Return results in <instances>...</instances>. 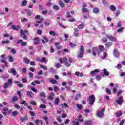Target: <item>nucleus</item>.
I'll list each match as a JSON object with an SVG mask.
<instances>
[{"label":"nucleus","instance_id":"f257e3e1","mask_svg":"<svg viewBox=\"0 0 125 125\" xmlns=\"http://www.w3.org/2000/svg\"><path fill=\"white\" fill-rule=\"evenodd\" d=\"M88 101L90 106H93V104H94V102H95V96L94 95H91L90 96L88 99Z\"/></svg>","mask_w":125,"mask_h":125},{"label":"nucleus","instance_id":"f03ea898","mask_svg":"<svg viewBox=\"0 0 125 125\" xmlns=\"http://www.w3.org/2000/svg\"><path fill=\"white\" fill-rule=\"evenodd\" d=\"M92 52L94 56H96L97 54V55H99V54L100 53V51L99 50L98 48L93 47L92 49Z\"/></svg>","mask_w":125,"mask_h":125},{"label":"nucleus","instance_id":"7ed1b4c3","mask_svg":"<svg viewBox=\"0 0 125 125\" xmlns=\"http://www.w3.org/2000/svg\"><path fill=\"white\" fill-rule=\"evenodd\" d=\"M107 39H109L111 42H117V38L110 34H106Z\"/></svg>","mask_w":125,"mask_h":125},{"label":"nucleus","instance_id":"20e7f679","mask_svg":"<svg viewBox=\"0 0 125 125\" xmlns=\"http://www.w3.org/2000/svg\"><path fill=\"white\" fill-rule=\"evenodd\" d=\"M84 54V48L83 46H82L80 48V52L78 55V57L79 58H83V55Z\"/></svg>","mask_w":125,"mask_h":125},{"label":"nucleus","instance_id":"39448f33","mask_svg":"<svg viewBox=\"0 0 125 125\" xmlns=\"http://www.w3.org/2000/svg\"><path fill=\"white\" fill-rule=\"evenodd\" d=\"M27 33H28V31L25 30L24 31V30L21 29L20 33L21 36H22V37L24 40H28V38H27V35H26Z\"/></svg>","mask_w":125,"mask_h":125},{"label":"nucleus","instance_id":"423d86ee","mask_svg":"<svg viewBox=\"0 0 125 125\" xmlns=\"http://www.w3.org/2000/svg\"><path fill=\"white\" fill-rule=\"evenodd\" d=\"M105 108H103L102 109L101 111H97V117H103L104 114V112H105Z\"/></svg>","mask_w":125,"mask_h":125},{"label":"nucleus","instance_id":"0eeeda50","mask_svg":"<svg viewBox=\"0 0 125 125\" xmlns=\"http://www.w3.org/2000/svg\"><path fill=\"white\" fill-rule=\"evenodd\" d=\"M113 54L116 58H119L120 57V52L117 49H114Z\"/></svg>","mask_w":125,"mask_h":125},{"label":"nucleus","instance_id":"6e6552de","mask_svg":"<svg viewBox=\"0 0 125 125\" xmlns=\"http://www.w3.org/2000/svg\"><path fill=\"white\" fill-rule=\"evenodd\" d=\"M8 72L9 73V74H12L13 76L17 75V71H16L15 68H12L10 69H9Z\"/></svg>","mask_w":125,"mask_h":125},{"label":"nucleus","instance_id":"1a4fd4ad","mask_svg":"<svg viewBox=\"0 0 125 125\" xmlns=\"http://www.w3.org/2000/svg\"><path fill=\"white\" fill-rule=\"evenodd\" d=\"M116 102L117 103V104H118V105L122 106V104H123V97H118V99L116 101Z\"/></svg>","mask_w":125,"mask_h":125},{"label":"nucleus","instance_id":"9d476101","mask_svg":"<svg viewBox=\"0 0 125 125\" xmlns=\"http://www.w3.org/2000/svg\"><path fill=\"white\" fill-rule=\"evenodd\" d=\"M63 62H64L65 65H66L67 67H70V64L68 62V59H67L66 58H63Z\"/></svg>","mask_w":125,"mask_h":125},{"label":"nucleus","instance_id":"9b49d317","mask_svg":"<svg viewBox=\"0 0 125 125\" xmlns=\"http://www.w3.org/2000/svg\"><path fill=\"white\" fill-rule=\"evenodd\" d=\"M39 41H40V39H39V38L38 37L34 38V43L35 45H38L40 44V42H39Z\"/></svg>","mask_w":125,"mask_h":125},{"label":"nucleus","instance_id":"f8f14e48","mask_svg":"<svg viewBox=\"0 0 125 125\" xmlns=\"http://www.w3.org/2000/svg\"><path fill=\"white\" fill-rule=\"evenodd\" d=\"M26 93L27 96H29L30 98H33L34 97V95L33 94V92H32V91H27Z\"/></svg>","mask_w":125,"mask_h":125},{"label":"nucleus","instance_id":"ddd939ff","mask_svg":"<svg viewBox=\"0 0 125 125\" xmlns=\"http://www.w3.org/2000/svg\"><path fill=\"white\" fill-rule=\"evenodd\" d=\"M23 62L25 64H27V65H28V64H30V60H29L28 58H24Z\"/></svg>","mask_w":125,"mask_h":125},{"label":"nucleus","instance_id":"4468645a","mask_svg":"<svg viewBox=\"0 0 125 125\" xmlns=\"http://www.w3.org/2000/svg\"><path fill=\"white\" fill-rule=\"evenodd\" d=\"M96 73H99V69H95L94 71H92L90 72V75L93 76L96 74Z\"/></svg>","mask_w":125,"mask_h":125},{"label":"nucleus","instance_id":"2eb2a0df","mask_svg":"<svg viewBox=\"0 0 125 125\" xmlns=\"http://www.w3.org/2000/svg\"><path fill=\"white\" fill-rule=\"evenodd\" d=\"M50 82L52 84H57V83H58L57 81L55 80V79H50Z\"/></svg>","mask_w":125,"mask_h":125},{"label":"nucleus","instance_id":"dca6fc26","mask_svg":"<svg viewBox=\"0 0 125 125\" xmlns=\"http://www.w3.org/2000/svg\"><path fill=\"white\" fill-rule=\"evenodd\" d=\"M59 5H60V6L61 7H62V8L65 7V4H64V3L63 2H62V1L61 0H60L59 1Z\"/></svg>","mask_w":125,"mask_h":125},{"label":"nucleus","instance_id":"f3484780","mask_svg":"<svg viewBox=\"0 0 125 125\" xmlns=\"http://www.w3.org/2000/svg\"><path fill=\"white\" fill-rule=\"evenodd\" d=\"M27 120H28V117L27 116H24V117H21L20 118V121L22 123H23V122H25V121H27Z\"/></svg>","mask_w":125,"mask_h":125},{"label":"nucleus","instance_id":"a211bd4d","mask_svg":"<svg viewBox=\"0 0 125 125\" xmlns=\"http://www.w3.org/2000/svg\"><path fill=\"white\" fill-rule=\"evenodd\" d=\"M12 29L15 31H18L19 29H20V26L17 25V27L15 25H12Z\"/></svg>","mask_w":125,"mask_h":125},{"label":"nucleus","instance_id":"6ab92c4d","mask_svg":"<svg viewBox=\"0 0 125 125\" xmlns=\"http://www.w3.org/2000/svg\"><path fill=\"white\" fill-rule=\"evenodd\" d=\"M81 98V94H76L74 97L75 100H78Z\"/></svg>","mask_w":125,"mask_h":125},{"label":"nucleus","instance_id":"aec40b11","mask_svg":"<svg viewBox=\"0 0 125 125\" xmlns=\"http://www.w3.org/2000/svg\"><path fill=\"white\" fill-rule=\"evenodd\" d=\"M104 74L105 75V76H109L110 73L109 72L107 71V69H104L103 70Z\"/></svg>","mask_w":125,"mask_h":125},{"label":"nucleus","instance_id":"412c9836","mask_svg":"<svg viewBox=\"0 0 125 125\" xmlns=\"http://www.w3.org/2000/svg\"><path fill=\"white\" fill-rule=\"evenodd\" d=\"M84 26H85L84 23H82L79 25L77 27L78 29H83L84 28Z\"/></svg>","mask_w":125,"mask_h":125},{"label":"nucleus","instance_id":"4be33fe9","mask_svg":"<svg viewBox=\"0 0 125 125\" xmlns=\"http://www.w3.org/2000/svg\"><path fill=\"white\" fill-rule=\"evenodd\" d=\"M99 51H101V52H103L105 50V47L103 45H100L99 46Z\"/></svg>","mask_w":125,"mask_h":125},{"label":"nucleus","instance_id":"5701e85b","mask_svg":"<svg viewBox=\"0 0 125 125\" xmlns=\"http://www.w3.org/2000/svg\"><path fill=\"white\" fill-rule=\"evenodd\" d=\"M93 12L96 14L99 13V9L98 8H94L93 10Z\"/></svg>","mask_w":125,"mask_h":125},{"label":"nucleus","instance_id":"b1692460","mask_svg":"<svg viewBox=\"0 0 125 125\" xmlns=\"http://www.w3.org/2000/svg\"><path fill=\"white\" fill-rule=\"evenodd\" d=\"M49 35L51 36H53V37H55V36H57V34L55 33V32L54 31H50L49 32Z\"/></svg>","mask_w":125,"mask_h":125},{"label":"nucleus","instance_id":"393cba45","mask_svg":"<svg viewBox=\"0 0 125 125\" xmlns=\"http://www.w3.org/2000/svg\"><path fill=\"white\" fill-rule=\"evenodd\" d=\"M25 12L29 16L32 15V12H31V10H30V9H27L25 10Z\"/></svg>","mask_w":125,"mask_h":125},{"label":"nucleus","instance_id":"a878e982","mask_svg":"<svg viewBox=\"0 0 125 125\" xmlns=\"http://www.w3.org/2000/svg\"><path fill=\"white\" fill-rule=\"evenodd\" d=\"M113 45V42H108L105 44V46L106 47H110V46H112Z\"/></svg>","mask_w":125,"mask_h":125},{"label":"nucleus","instance_id":"bb28decb","mask_svg":"<svg viewBox=\"0 0 125 125\" xmlns=\"http://www.w3.org/2000/svg\"><path fill=\"white\" fill-rule=\"evenodd\" d=\"M40 96L42 97H43L44 98H45L46 97V96H45V92H41L40 93Z\"/></svg>","mask_w":125,"mask_h":125},{"label":"nucleus","instance_id":"cd10ccee","mask_svg":"<svg viewBox=\"0 0 125 125\" xmlns=\"http://www.w3.org/2000/svg\"><path fill=\"white\" fill-rule=\"evenodd\" d=\"M81 10L83 11V12H89V10H88V9H87L86 8H82Z\"/></svg>","mask_w":125,"mask_h":125},{"label":"nucleus","instance_id":"c85d7f7f","mask_svg":"<svg viewBox=\"0 0 125 125\" xmlns=\"http://www.w3.org/2000/svg\"><path fill=\"white\" fill-rule=\"evenodd\" d=\"M85 125H91L92 121L91 120H88L87 121H85Z\"/></svg>","mask_w":125,"mask_h":125},{"label":"nucleus","instance_id":"c756f323","mask_svg":"<svg viewBox=\"0 0 125 125\" xmlns=\"http://www.w3.org/2000/svg\"><path fill=\"white\" fill-rule=\"evenodd\" d=\"M45 42H48V39H47V38H46V37H44V39L42 40V43H43L44 44V43H45Z\"/></svg>","mask_w":125,"mask_h":125},{"label":"nucleus","instance_id":"7c9ffc66","mask_svg":"<svg viewBox=\"0 0 125 125\" xmlns=\"http://www.w3.org/2000/svg\"><path fill=\"white\" fill-rule=\"evenodd\" d=\"M110 10H112V11H115L116 7L113 5H111L110 6Z\"/></svg>","mask_w":125,"mask_h":125},{"label":"nucleus","instance_id":"2f4dec72","mask_svg":"<svg viewBox=\"0 0 125 125\" xmlns=\"http://www.w3.org/2000/svg\"><path fill=\"white\" fill-rule=\"evenodd\" d=\"M53 9H54V10H59V6L56 5H54L53 6Z\"/></svg>","mask_w":125,"mask_h":125},{"label":"nucleus","instance_id":"473e14b6","mask_svg":"<svg viewBox=\"0 0 125 125\" xmlns=\"http://www.w3.org/2000/svg\"><path fill=\"white\" fill-rule=\"evenodd\" d=\"M55 105H58L59 104V98H56L55 100Z\"/></svg>","mask_w":125,"mask_h":125},{"label":"nucleus","instance_id":"72a5a7b5","mask_svg":"<svg viewBox=\"0 0 125 125\" xmlns=\"http://www.w3.org/2000/svg\"><path fill=\"white\" fill-rule=\"evenodd\" d=\"M9 86V85L8 84V83H5L3 85V88L4 89H6L7 88H8Z\"/></svg>","mask_w":125,"mask_h":125},{"label":"nucleus","instance_id":"f704fd0d","mask_svg":"<svg viewBox=\"0 0 125 125\" xmlns=\"http://www.w3.org/2000/svg\"><path fill=\"white\" fill-rule=\"evenodd\" d=\"M9 85H11L13 83V82L12 81V79H9L8 80V83Z\"/></svg>","mask_w":125,"mask_h":125},{"label":"nucleus","instance_id":"c9c22d12","mask_svg":"<svg viewBox=\"0 0 125 125\" xmlns=\"http://www.w3.org/2000/svg\"><path fill=\"white\" fill-rule=\"evenodd\" d=\"M28 3V1L27 0H23L21 3V5L22 6H26Z\"/></svg>","mask_w":125,"mask_h":125},{"label":"nucleus","instance_id":"e433bc0d","mask_svg":"<svg viewBox=\"0 0 125 125\" xmlns=\"http://www.w3.org/2000/svg\"><path fill=\"white\" fill-rule=\"evenodd\" d=\"M8 58H9V62H13V61H14V59H13V57H12V56H9Z\"/></svg>","mask_w":125,"mask_h":125},{"label":"nucleus","instance_id":"4c0bfd02","mask_svg":"<svg viewBox=\"0 0 125 125\" xmlns=\"http://www.w3.org/2000/svg\"><path fill=\"white\" fill-rule=\"evenodd\" d=\"M12 100L13 102H14L15 101H17L18 100V98H17V97L15 96L12 98Z\"/></svg>","mask_w":125,"mask_h":125},{"label":"nucleus","instance_id":"58836bf2","mask_svg":"<svg viewBox=\"0 0 125 125\" xmlns=\"http://www.w3.org/2000/svg\"><path fill=\"white\" fill-rule=\"evenodd\" d=\"M50 72H51V73H53V74H55V73H56V70L54 69V68H50Z\"/></svg>","mask_w":125,"mask_h":125},{"label":"nucleus","instance_id":"ea45409f","mask_svg":"<svg viewBox=\"0 0 125 125\" xmlns=\"http://www.w3.org/2000/svg\"><path fill=\"white\" fill-rule=\"evenodd\" d=\"M62 108H68V104H67V103H64L63 104L61 105Z\"/></svg>","mask_w":125,"mask_h":125},{"label":"nucleus","instance_id":"a19ab883","mask_svg":"<svg viewBox=\"0 0 125 125\" xmlns=\"http://www.w3.org/2000/svg\"><path fill=\"white\" fill-rule=\"evenodd\" d=\"M107 58V53L104 52H103V56L102 57V59H104V58Z\"/></svg>","mask_w":125,"mask_h":125},{"label":"nucleus","instance_id":"79ce46f5","mask_svg":"<svg viewBox=\"0 0 125 125\" xmlns=\"http://www.w3.org/2000/svg\"><path fill=\"white\" fill-rule=\"evenodd\" d=\"M102 41L103 42H104L106 43L107 42H108V39H107V38L104 37L102 39Z\"/></svg>","mask_w":125,"mask_h":125},{"label":"nucleus","instance_id":"37998d69","mask_svg":"<svg viewBox=\"0 0 125 125\" xmlns=\"http://www.w3.org/2000/svg\"><path fill=\"white\" fill-rule=\"evenodd\" d=\"M9 42H10L8 40L7 41H2V44H8V43H9Z\"/></svg>","mask_w":125,"mask_h":125},{"label":"nucleus","instance_id":"c03bdc74","mask_svg":"<svg viewBox=\"0 0 125 125\" xmlns=\"http://www.w3.org/2000/svg\"><path fill=\"white\" fill-rule=\"evenodd\" d=\"M21 21L22 23H25V22H28V19L24 18L21 20Z\"/></svg>","mask_w":125,"mask_h":125},{"label":"nucleus","instance_id":"a18cd8bd","mask_svg":"<svg viewBox=\"0 0 125 125\" xmlns=\"http://www.w3.org/2000/svg\"><path fill=\"white\" fill-rule=\"evenodd\" d=\"M12 116H13V117H15L16 116H17V115H18V112L16 111H14L12 113Z\"/></svg>","mask_w":125,"mask_h":125},{"label":"nucleus","instance_id":"49530a36","mask_svg":"<svg viewBox=\"0 0 125 125\" xmlns=\"http://www.w3.org/2000/svg\"><path fill=\"white\" fill-rule=\"evenodd\" d=\"M21 104V105H24V106H28V103H26V101H23Z\"/></svg>","mask_w":125,"mask_h":125},{"label":"nucleus","instance_id":"de8ad7c7","mask_svg":"<svg viewBox=\"0 0 125 125\" xmlns=\"http://www.w3.org/2000/svg\"><path fill=\"white\" fill-rule=\"evenodd\" d=\"M40 67L42 68V69H43V70H45L46 71L47 70V67L44 66L43 65H42L41 64L39 65Z\"/></svg>","mask_w":125,"mask_h":125},{"label":"nucleus","instance_id":"09e8293b","mask_svg":"<svg viewBox=\"0 0 125 125\" xmlns=\"http://www.w3.org/2000/svg\"><path fill=\"white\" fill-rule=\"evenodd\" d=\"M96 79L97 81H100V80H101V76H100L99 75H97L96 76Z\"/></svg>","mask_w":125,"mask_h":125},{"label":"nucleus","instance_id":"8fccbe9b","mask_svg":"<svg viewBox=\"0 0 125 125\" xmlns=\"http://www.w3.org/2000/svg\"><path fill=\"white\" fill-rule=\"evenodd\" d=\"M82 115H80L78 119H77V121L78 122H83V119H82Z\"/></svg>","mask_w":125,"mask_h":125},{"label":"nucleus","instance_id":"3c124183","mask_svg":"<svg viewBox=\"0 0 125 125\" xmlns=\"http://www.w3.org/2000/svg\"><path fill=\"white\" fill-rule=\"evenodd\" d=\"M124 31V27H121L120 28L117 29L118 33H121V32H123Z\"/></svg>","mask_w":125,"mask_h":125},{"label":"nucleus","instance_id":"603ef678","mask_svg":"<svg viewBox=\"0 0 125 125\" xmlns=\"http://www.w3.org/2000/svg\"><path fill=\"white\" fill-rule=\"evenodd\" d=\"M32 91H33V92H38V90L36 89V88L34 87H32L31 88Z\"/></svg>","mask_w":125,"mask_h":125},{"label":"nucleus","instance_id":"864d4df0","mask_svg":"<svg viewBox=\"0 0 125 125\" xmlns=\"http://www.w3.org/2000/svg\"><path fill=\"white\" fill-rule=\"evenodd\" d=\"M42 21H43V18H42L41 19H40V21H37V24H41V23H42Z\"/></svg>","mask_w":125,"mask_h":125},{"label":"nucleus","instance_id":"5fc2aeb1","mask_svg":"<svg viewBox=\"0 0 125 125\" xmlns=\"http://www.w3.org/2000/svg\"><path fill=\"white\" fill-rule=\"evenodd\" d=\"M40 109H45L46 108V106H45V105L44 104H41L40 106Z\"/></svg>","mask_w":125,"mask_h":125},{"label":"nucleus","instance_id":"6e6d98bb","mask_svg":"<svg viewBox=\"0 0 125 125\" xmlns=\"http://www.w3.org/2000/svg\"><path fill=\"white\" fill-rule=\"evenodd\" d=\"M30 114L32 117H35L36 116V113L33 112L32 111H30Z\"/></svg>","mask_w":125,"mask_h":125},{"label":"nucleus","instance_id":"4d7b16f0","mask_svg":"<svg viewBox=\"0 0 125 125\" xmlns=\"http://www.w3.org/2000/svg\"><path fill=\"white\" fill-rule=\"evenodd\" d=\"M69 45L71 46V47H75V46H77V45L73 44L71 42L69 43Z\"/></svg>","mask_w":125,"mask_h":125},{"label":"nucleus","instance_id":"13d9d810","mask_svg":"<svg viewBox=\"0 0 125 125\" xmlns=\"http://www.w3.org/2000/svg\"><path fill=\"white\" fill-rule=\"evenodd\" d=\"M30 64L31 66H36V62L34 61L30 62Z\"/></svg>","mask_w":125,"mask_h":125},{"label":"nucleus","instance_id":"bf43d9fd","mask_svg":"<svg viewBox=\"0 0 125 125\" xmlns=\"http://www.w3.org/2000/svg\"><path fill=\"white\" fill-rule=\"evenodd\" d=\"M22 82L24 83H27V78H22Z\"/></svg>","mask_w":125,"mask_h":125},{"label":"nucleus","instance_id":"052dcab7","mask_svg":"<svg viewBox=\"0 0 125 125\" xmlns=\"http://www.w3.org/2000/svg\"><path fill=\"white\" fill-rule=\"evenodd\" d=\"M73 123L72 125H80L79 122L73 121Z\"/></svg>","mask_w":125,"mask_h":125},{"label":"nucleus","instance_id":"680f3d73","mask_svg":"<svg viewBox=\"0 0 125 125\" xmlns=\"http://www.w3.org/2000/svg\"><path fill=\"white\" fill-rule=\"evenodd\" d=\"M14 107L16 109H20V106L18 105V104H15L14 105Z\"/></svg>","mask_w":125,"mask_h":125},{"label":"nucleus","instance_id":"e2e57ef3","mask_svg":"<svg viewBox=\"0 0 125 125\" xmlns=\"http://www.w3.org/2000/svg\"><path fill=\"white\" fill-rule=\"evenodd\" d=\"M40 61L41 62H44L45 61H46V58H45L44 57H42Z\"/></svg>","mask_w":125,"mask_h":125},{"label":"nucleus","instance_id":"0e129e2a","mask_svg":"<svg viewBox=\"0 0 125 125\" xmlns=\"http://www.w3.org/2000/svg\"><path fill=\"white\" fill-rule=\"evenodd\" d=\"M66 14L67 15V17L68 18H71V17H72V16H71V15L70 14V11H67L66 12Z\"/></svg>","mask_w":125,"mask_h":125},{"label":"nucleus","instance_id":"69168bd1","mask_svg":"<svg viewBox=\"0 0 125 125\" xmlns=\"http://www.w3.org/2000/svg\"><path fill=\"white\" fill-rule=\"evenodd\" d=\"M54 91H59V88H58V87L55 86L54 87Z\"/></svg>","mask_w":125,"mask_h":125},{"label":"nucleus","instance_id":"338daca9","mask_svg":"<svg viewBox=\"0 0 125 125\" xmlns=\"http://www.w3.org/2000/svg\"><path fill=\"white\" fill-rule=\"evenodd\" d=\"M116 115L117 117H121V116L122 115V112H117L116 113Z\"/></svg>","mask_w":125,"mask_h":125},{"label":"nucleus","instance_id":"774afa93","mask_svg":"<svg viewBox=\"0 0 125 125\" xmlns=\"http://www.w3.org/2000/svg\"><path fill=\"white\" fill-rule=\"evenodd\" d=\"M124 123H125V120H124V119L122 120L120 122V124H119V125H124Z\"/></svg>","mask_w":125,"mask_h":125}]
</instances>
